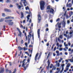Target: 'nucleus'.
I'll return each mask as SVG.
<instances>
[{
	"label": "nucleus",
	"instance_id": "1",
	"mask_svg": "<svg viewBox=\"0 0 73 73\" xmlns=\"http://www.w3.org/2000/svg\"><path fill=\"white\" fill-rule=\"evenodd\" d=\"M26 60V59H24L23 61V64L22 65V66L23 67V68H24L25 69H27V67H28V66L29 65V61H30V60H29V59H28L27 60V62H26V67L25 66V64H24V63H25V61Z\"/></svg>",
	"mask_w": 73,
	"mask_h": 73
},
{
	"label": "nucleus",
	"instance_id": "2",
	"mask_svg": "<svg viewBox=\"0 0 73 73\" xmlns=\"http://www.w3.org/2000/svg\"><path fill=\"white\" fill-rule=\"evenodd\" d=\"M40 8L41 10H43L44 9V8H45L44 5L45 4V3L43 1H40Z\"/></svg>",
	"mask_w": 73,
	"mask_h": 73
},
{
	"label": "nucleus",
	"instance_id": "3",
	"mask_svg": "<svg viewBox=\"0 0 73 73\" xmlns=\"http://www.w3.org/2000/svg\"><path fill=\"white\" fill-rule=\"evenodd\" d=\"M73 31L72 30H71L70 31V35H68L67 36V38L68 39H69V38H70L71 37H72L73 35Z\"/></svg>",
	"mask_w": 73,
	"mask_h": 73
},
{
	"label": "nucleus",
	"instance_id": "4",
	"mask_svg": "<svg viewBox=\"0 0 73 73\" xmlns=\"http://www.w3.org/2000/svg\"><path fill=\"white\" fill-rule=\"evenodd\" d=\"M18 48L20 50H28V48L27 47H26L25 46L24 47H21L20 46H19L18 47Z\"/></svg>",
	"mask_w": 73,
	"mask_h": 73
},
{
	"label": "nucleus",
	"instance_id": "5",
	"mask_svg": "<svg viewBox=\"0 0 73 73\" xmlns=\"http://www.w3.org/2000/svg\"><path fill=\"white\" fill-rule=\"evenodd\" d=\"M21 2H20V4L21 5H22V1H23V3L24 4V5L25 6V7H26V6H27V2L25 0H21Z\"/></svg>",
	"mask_w": 73,
	"mask_h": 73
},
{
	"label": "nucleus",
	"instance_id": "6",
	"mask_svg": "<svg viewBox=\"0 0 73 73\" xmlns=\"http://www.w3.org/2000/svg\"><path fill=\"white\" fill-rule=\"evenodd\" d=\"M29 35H28V43L29 44L30 43V42L29 41L30 40V37H31V34L30 33H29Z\"/></svg>",
	"mask_w": 73,
	"mask_h": 73
},
{
	"label": "nucleus",
	"instance_id": "7",
	"mask_svg": "<svg viewBox=\"0 0 73 73\" xmlns=\"http://www.w3.org/2000/svg\"><path fill=\"white\" fill-rule=\"evenodd\" d=\"M68 3H69L67 2L66 7H68V8H70L71 7H72V4L71 3H70L68 4Z\"/></svg>",
	"mask_w": 73,
	"mask_h": 73
},
{
	"label": "nucleus",
	"instance_id": "8",
	"mask_svg": "<svg viewBox=\"0 0 73 73\" xmlns=\"http://www.w3.org/2000/svg\"><path fill=\"white\" fill-rule=\"evenodd\" d=\"M17 29L19 31V34L18 35L19 36L21 37V31H20V29H19V28H17Z\"/></svg>",
	"mask_w": 73,
	"mask_h": 73
},
{
	"label": "nucleus",
	"instance_id": "9",
	"mask_svg": "<svg viewBox=\"0 0 73 73\" xmlns=\"http://www.w3.org/2000/svg\"><path fill=\"white\" fill-rule=\"evenodd\" d=\"M40 29H39L37 31L38 35L39 38H40Z\"/></svg>",
	"mask_w": 73,
	"mask_h": 73
},
{
	"label": "nucleus",
	"instance_id": "10",
	"mask_svg": "<svg viewBox=\"0 0 73 73\" xmlns=\"http://www.w3.org/2000/svg\"><path fill=\"white\" fill-rule=\"evenodd\" d=\"M16 5L17 6V7L19 9H20V8H21V6H20V5H19L17 3L16 4Z\"/></svg>",
	"mask_w": 73,
	"mask_h": 73
},
{
	"label": "nucleus",
	"instance_id": "11",
	"mask_svg": "<svg viewBox=\"0 0 73 73\" xmlns=\"http://www.w3.org/2000/svg\"><path fill=\"white\" fill-rule=\"evenodd\" d=\"M49 9H50V6H48L47 7V12H48L49 11Z\"/></svg>",
	"mask_w": 73,
	"mask_h": 73
},
{
	"label": "nucleus",
	"instance_id": "12",
	"mask_svg": "<svg viewBox=\"0 0 73 73\" xmlns=\"http://www.w3.org/2000/svg\"><path fill=\"white\" fill-rule=\"evenodd\" d=\"M48 66H46V68L47 69H49V65H50V62H49V60H48Z\"/></svg>",
	"mask_w": 73,
	"mask_h": 73
},
{
	"label": "nucleus",
	"instance_id": "13",
	"mask_svg": "<svg viewBox=\"0 0 73 73\" xmlns=\"http://www.w3.org/2000/svg\"><path fill=\"white\" fill-rule=\"evenodd\" d=\"M54 12V10L53 9H51L50 11V13H53V12Z\"/></svg>",
	"mask_w": 73,
	"mask_h": 73
},
{
	"label": "nucleus",
	"instance_id": "14",
	"mask_svg": "<svg viewBox=\"0 0 73 73\" xmlns=\"http://www.w3.org/2000/svg\"><path fill=\"white\" fill-rule=\"evenodd\" d=\"M41 16L40 14H38V21H40V20H41Z\"/></svg>",
	"mask_w": 73,
	"mask_h": 73
},
{
	"label": "nucleus",
	"instance_id": "15",
	"mask_svg": "<svg viewBox=\"0 0 73 73\" xmlns=\"http://www.w3.org/2000/svg\"><path fill=\"white\" fill-rule=\"evenodd\" d=\"M12 20H5V22L6 23H11V22H12Z\"/></svg>",
	"mask_w": 73,
	"mask_h": 73
},
{
	"label": "nucleus",
	"instance_id": "16",
	"mask_svg": "<svg viewBox=\"0 0 73 73\" xmlns=\"http://www.w3.org/2000/svg\"><path fill=\"white\" fill-rule=\"evenodd\" d=\"M38 53H37L36 54V55L35 58V60H37V57H38Z\"/></svg>",
	"mask_w": 73,
	"mask_h": 73
},
{
	"label": "nucleus",
	"instance_id": "17",
	"mask_svg": "<svg viewBox=\"0 0 73 73\" xmlns=\"http://www.w3.org/2000/svg\"><path fill=\"white\" fill-rule=\"evenodd\" d=\"M30 17V15H28L27 17V21H28L29 20V17Z\"/></svg>",
	"mask_w": 73,
	"mask_h": 73
},
{
	"label": "nucleus",
	"instance_id": "18",
	"mask_svg": "<svg viewBox=\"0 0 73 73\" xmlns=\"http://www.w3.org/2000/svg\"><path fill=\"white\" fill-rule=\"evenodd\" d=\"M56 53H57V56H60V54L59 53V51H56Z\"/></svg>",
	"mask_w": 73,
	"mask_h": 73
},
{
	"label": "nucleus",
	"instance_id": "19",
	"mask_svg": "<svg viewBox=\"0 0 73 73\" xmlns=\"http://www.w3.org/2000/svg\"><path fill=\"white\" fill-rule=\"evenodd\" d=\"M13 24V22H9V25H12Z\"/></svg>",
	"mask_w": 73,
	"mask_h": 73
},
{
	"label": "nucleus",
	"instance_id": "20",
	"mask_svg": "<svg viewBox=\"0 0 73 73\" xmlns=\"http://www.w3.org/2000/svg\"><path fill=\"white\" fill-rule=\"evenodd\" d=\"M56 70H58L57 72H60V70H61V67H60L59 68H57L56 69Z\"/></svg>",
	"mask_w": 73,
	"mask_h": 73
},
{
	"label": "nucleus",
	"instance_id": "21",
	"mask_svg": "<svg viewBox=\"0 0 73 73\" xmlns=\"http://www.w3.org/2000/svg\"><path fill=\"white\" fill-rule=\"evenodd\" d=\"M4 11H5L6 12H9V10L7 9H4Z\"/></svg>",
	"mask_w": 73,
	"mask_h": 73
},
{
	"label": "nucleus",
	"instance_id": "22",
	"mask_svg": "<svg viewBox=\"0 0 73 73\" xmlns=\"http://www.w3.org/2000/svg\"><path fill=\"white\" fill-rule=\"evenodd\" d=\"M56 66H58V67H59L60 66V63H56Z\"/></svg>",
	"mask_w": 73,
	"mask_h": 73
},
{
	"label": "nucleus",
	"instance_id": "23",
	"mask_svg": "<svg viewBox=\"0 0 73 73\" xmlns=\"http://www.w3.org/2000/svg\"><path fill=\"white\" fill-rule=\"evenodd\" d=\"M11 17H8L5 18V19H11Z\"/></svg>",
	"mask_w": 73,
	"mask_h": 73
},
{
	"label": "nucleus",
	"instance_id": "24",
	"mask_svg": "<svg viewBox=\"0 0 73 73\" xmlns=\"http://www.w3.org/2000/svg\"><path fill=\"white\" fill-rule=\"evenodd\" d=\"M68 60L69 61H70L71 62H73V59H68Z\"/></svg>",
	"mask_w": 73,
	"mask_h": 73
},
{
	"label": "nucleus",
	"instance_id": "25",
	"mask_svg": "<svg viewBox=\"0 0 73 73\" xmlns=\"http://www.w3.org/2000/svg\"><path fill=\"white\" fill-rule=\"evenodd\" d=\"M65 22H66V21L64 20L63 22V25H65V24H66V23H65Z\"/></svg>",
	"mask_w": 73,
	"mask_h": 73
},
{
	"label": "nucleus",
	"instance_id": "26",
	"mask_svg": "<svg viewBox=\"0 0 73 73\" xmlns=\"http://www.w3.org/2000/svg\"><path fill=\"white\" fill-rule=\"evenodd\" d=\"M25 36L26 37V40H27L28 37L27 36H26V33H25Z\"/></svg>",
	"mask_w": 73,
	"mask_h": 73
},
{
	"label": "nucleus",
	"instance_id": "27",
	"mask_svg": "<svg viewBox=\"0 0 73 73\" xmlns=\"http://www.w3.org/2000/svg\"><path fill=\"white\" fill-rule=\"evenodd\" d=\"M70 66V63H68L67 64V65L66 66V67L69 68Z\"/></svg>",
	"mask_w": 73,
	"mask_h": 73
},
{
	"label": "nucleus",
	"instance_id": "28",
	"mask_svg": "<svg viewBox=\"0 0 73 73\" xmlns=\"http://www.w3.org/2000/svg\"><path fill=\"white\" fill-rule=\"evenodd\" d=\"M52 67H53V65L52 64H51L50 68H52Z\"/></svg>",
	"mask_w": 73,
	"mask_h": 73
},
{
	"label": "nucleus",
	"instance_id": "29",
	"mask_svg": "<svg viewBox=\"0 0 73 73\" xmlns=\"http://www.w3.org/2000/svg\"><path fill=\"white\" fill-rule=\"evenodd\" d=\"M21 18H22L24 17V15H23V13L22 12L21 13Z\"/></svg>",
	"mask_w": 73,
	"mask_h": 73
},
{
	"label": "nucleus",
	"instance_id": "30",
	"mask_svg": "<svg viewBox=\"0 0 73 73\" xmlns=\"http://www.w3.org/2000/svg\"><path fill=\"white\" fill-rule=\"evenodd\" d=\"M3 20H4V19L1 18L0 19V22H2V21H3Z\"/></svg>",
	"mask_w": 73,
	"mask_h": 73
},
{
	"label": "nucleus",
	"instance_id": "31",
	"mask_svg": "<svg viewBox=\"0 0 73 73\" xmlns=\"http://www.w3.org/2000/svg\"><path fill=\"white\" fill-rule=\"evenodd\" d=\"M53 68L52 69V70H56V68L55 67V66H53Z\"/></svg>",
	"mask_w": 73,
	"mask_h": 73
},
{
	"label": "nucleus",
	"instance_id": "32",
	"mask_svg": "<svg viewBox=\"0 0 73 73\" xmlns=\"http://www.w3.org/2000/svg\"><path fill=\"white\" fill-rule=\"evenodd\" d=\"M63 49V48H60L59 49V50L60 51H62V50Z\"/></svg>",
	"mask_w": 73,
	"mask_h": 73
},
{
	"label": "nucleus",
	"instance_id": "33",
	"mask_svg": "<svg viewBox=\"0 0 73 73\" xmlns=\"http://www.w3.org/2000/svg\"><path fill=\"white\" fill-rule=\"evenodd\" d=\"M6 3H10L11 1L10 0H6Z\"/></svg>",
	"mask_w": 73,
	"mask_h": 73
},
{
	"label": "nucleus",
	"instance_id": "34",
	"mask_svg": "<svg viewBox=\"0 0 73 73\" xmlns=\"http://www.w3.org/2000/svg\"><path fill=\"white\" fill-rule=\"evenodd\" d=\"M59 38H61V39H62V35H60L59 36Z\"/></svg>",
	"mask_w": 73,
	"mask_h": 73
},
{
	"label": "nucleus",
	"instance_id": "35",
	"mask_svg": "<svg viewBox=\"0 0 73 73\" xmlns=\"http://www.w3.org/2000/svg\"><path fill=\"white\" fill-rule=\"evenodd\" d=\"M25 45L26 46V47H28V43L27 42L25 43Z\"/></svg>",
	"mask_w": 73,
	"mask_h": 73
},
{
	"label": "nucleus",
	"instance_id": "36",
	"mask_svg": "<svg viewBox=\"0 0 73 73\" xmlns=\"http://www.w3.org/2000/svg\"><path fill=\"white\" fill-rule=\"evenodd\" d=\"M58 27L59 28H61V23H60L58 25Z\"/></svg>",
	"mask_w": 73,
	"mask_h": 73
},
{
	"label": "nucleus",
	"instance_id": "37",
	"mask_svg": "<svg viewBox=\"0 0 73 73\" xmlns=\"http://www.w3.org/2000/svg\"><path fill=\"white\" fill-rule=\"evenodd\" d=\"M29 9V7L28 6L25 7V9L26 10H28Z\"/></svg>",
	"mask_w": 73,
	"mask_h": 73
},
{
	"label": "nucleus",
	"instance_id": "38",
	"mask_svg": "<svg viewBox=\"0 0 73 73\" xmlns=\"http://www.w3.org/2000/svg\"><path fill=\"white\" fill-rule=\"evenodd\" d=\"M2 16L3 17H5V13H2Z\"/></svg>",
	"mask_w": 73,
	"mask_h": 73
},
{
	"label": "nucleus",
	"instance_id": "39",
	"mask_svg": "<svg viewBox=\"0 0 73 73\" xmlns=\"http://www.w3.org/2000/svg\"><path fill=\"white\" fill-rule=\"evenodd\" d=\"M4 72V70H0V73H2Z\"/></svg>",
	"mask_w": 73,
	"mask_h": 73
},
{
	"label": "nucleus",
	"instance_id": "40",
	"mask_svg": "<svg viewBox=\"0 0 73 73\" xmlns=\"http://www.w3.org/2000/svg\"><path fill=\"white\" fill-rule=\"evenodd\" d=\"M16 72V69H15L14 70V72L12 73H15Z\"/></svg>",
	"mask_w": 73,
	"mask_h": 73
},
{
	"label": "nucleus",
	"instance_id": "41",
	"mask_svg": "<svg viewBox=\"0 0 73 73\" xmlns=\"http://www.w3.org/2000/svg\"><path fill=\"white\" fill-rule=\"evenodd\" d=\"M66 70H68L69 69V67H66Z\"/></svg>",
	"mask_w": 73,
	"mask_h": 73
},
{
	"label": "nucleus",
	"instance_id": "42",
	"mask_svg": "<svg viewBox=\"0 0 73 73\" xmlns=\"http://www.w3.org/2000/svg\"><path fill=\"white\" fill-rule=\"evenodd\" d=\"M61 66L62 67H64V66H65V64H62L61 65Z\"/></svg>",
	"mask_w": 73,
	"mask_h": 73
},
{
	"label": "nucleus",
	"instance_id": "43",
	"mask_svg": "<svg viewBox=\"0 0 73 73\" xmlns=\"http://www.w3.org/2000/svg\"><path fill=\"white\" fill-rule=\"evenodd\" d=\"M68 18H69V16H68V15H66V19H68Z\"/></svg>",
	"mask_w": 73,
	"mask_h": 73
},
{
	"label": "nucleus",
	"instance_id": "44",
	"mask_svg": "<svg viewBox=\"0 0 73 73\" xmlns=\"http://www.w3.org/2000/svg\"><path fill=\"white\" fill-rule=\"evenodd\" d=\"M8 71H9V70H8V69H6V73H7V72H8Z\"/></svg>",
	"mask_w": 73,
	"mask_h": 73
},
{
	"label": "nucleus",
	"instance_id": "45",
	"mask_svg": "<svg viewBox=\"0 0 73 73\" xmlns=\"http://www.w3.org/2000/svg\"><path fill=\"white\" fill-rule=\"evenodd\" d=\"M25 54H27L28 56H29V54L28 53V52H25Z\"/></svg>",
	"mask_w": 73,
	"mask_h": 73
},
{
	"label": "nucleus",
	"instance_id": "46",
	"mask_svg": "<svg viewBox=\"0 0 73 73\" xmlns=\"http://www.w3.org/2000/svg\"><path fill=\"white\" fill-rule=\"evenodd\" d=\"M66 10L65 11V13H64V16H65V15H66Z\"/></svg>",
	"mask_w": 73,
	"mask_h": 73
},
{
	"label": "nucleus",
	"instance_id": "47",
	"mask_svg": "<svg viewBox=\"0 0 73 73\" xmlns=\"http://www.w3.org/2000/svg\"><path fill=\"white\" fill-rule=\"evenodd\" d=\"M63 10H64V11L65 10V7H63Z\"/></svg>",
	"mask_w": 73,
	"mask_h": 73
},
{
	"label": "nucleus",
	"instance_id": "48",
	"mask_svg": "<svg viewBox=\"0 0 73 73\" xmlns=\"http://www.w3.org/2000/svg\"><path fill=\"white\" fill-rule=\"evenodd\" d=\"M33 46L32 45H30L29 46V48H31V47H32Z\"/></svg>",
	"mask_w": 73,
	"mask_h": 73
},
{
	"label": "nucleus",
	"instance_id": "49",
	"mask_svg": "<svg viewBox=\"0 0 73 73\" xmlns=\"http://www.w3.org/2000/svg\"><path fill=\"white\" fill-rule=\"evenodd\" d=\"M59 20H60V19H59V18H58V19H57L56 20V22H57V21H59Z\"/></svg>",
	"mask_w": 73,
	"mask_h": 73
},
{
	"label": "nucleus",
	"instance_id": "50",
	"mask_svg": "<svg viewBox=\"0 0 73 73\" xmlns=\"http://www.w3.org/2000/svg\"><path fill=\"white\" fill-rule=\"evenodd\" d=\"M64 54L65 55H68V53L67 52H65Z\"/></svg>",
	"mask_w": 73,
	"mask_h": 73
},
{
	"label": "nucleus",
	"instance_id": "51",
	"mask_svg": "<svg viewBox=\"0 0 73 73\" xmlns=\"http://www.w3.org/2000/svg\"><path fill=\"white\" fill-rule=\"evenodd\" d=\"M65 61L67 62H68V60H65Z\"/></svg>",
	"mask_w": 73,
	"mask_h": 73
},
{
	"label": "nucleus",
	"instance_id": "52",
	"mask_svg": "<svg viewBox=\"0 0 73 73\" xmlns=\"http://www.w3.org/2000/svg\"><path fill=\"white\" fill-rule=\"evenodd\" d=\"M49 31V29H48V28H47L46 29V31Z\"/></svg>",
	"mask_w": 73,
	"mask_h": 73
},
{
	"label": "nucleus",
	"instance_id": "53",
	"mask_svg": "<svg viewBox=\"0 0 73 73\" xmlns=\"http://www.w3.org/2000/svg\"><path fill=\"white\" fill-rule=\"evenodd\" d=\"M67 22L68 24H69L70 23V21H69V20H68Z\"/></svg>",
	"mask_w": 73,
	"mask_h": 73
},
{
	"label": "nucleus",
	"instance_id": "54",
	"mask_svg": "<svg viewBox=\"0 0 73 73\" xmlns=\"http://www.w3.org/2000/svg\"><path fill=\"white\" fill-rule=\"evenodd\" d=\"M68 44L69 46H70V42H68Z\"/></svg>",
	"mask_w": 73,
	"mask_h": 73
},
{
	"label": "nucleus",
	"instance_id": "55",
	"mask_svg": "<svg viewBox=\"0 0 73 73\" xmlns=\"http://www.w3.org/2000/svg\"><path fill=\"white\" fill-rule=\"evenodd\" d=\"M63 50L64 51H66V48H63Z\"/></svg>",
	"mask_w": 73,
	"mask_h": 73
},
{
	"label": "nucleus",
	"instance_id": "56",
	"mask_svg": "<svg viewBox=\"0 0 73 73\" xmlns=\"http://www.w3.org/2000/svg\"><path fill=\"white\" fill-rule=\"evenodd\" d=\"M64 67H62V70L63 71L64 70Z\"/></svg>",
	"mask_w": 73,
	"mask_h": 73
},
{
	"label": "nucleus",
	"instance_id": "57",
	"mask_svg": "<svg viewBox=\"0 0 73 73\" xmlns=\"http://www.w3.org/2000/svg\"><path fill=\"white\" fill-rule=\"evenodd\" d=\"M13 7V5H10V7Z\"/></svg>",
	"mask_w": 73,
	"mask_h": 73
},
{
	"label": "nucleus",
	"instance_id": "58",
	"mask_svg": "<svg viewBox=\"0 0 73 73\" xmlns=\"http://www.w3.org/2000/svg\"><path fill=\"white\" fill-rule=\"evenodd\" d=\"M52 3H54V0H52Z\"/></svg>",
	"mask_w": 73,
	"mask_h": 73
},
{
	"label": "nucleus",
	"instance_id": "59",
	"mask_svg": "<svg viewBox=\"0 0 73 73\" xmlns=\"http://www.w3.org/2000/svg\"><path fill=\"white\" fill-rule=\"evenodd\" d=\"M50 73H52V70H51L50 71Z\"/></svg>",
	"mask_w": 73,
	"mask_h": 73
},
{
	"label": "nucleus",
	"instance_id": "60",
	"mask_svg": "<svg viewBox=\"0 0 73 73\" xmlns=\"http://www.w3.org/2000/svg\"><path fill=\"white\" fill-rule=\"evenodd\" d=\"M64 46H68V44H66V45Z\"/></svg>",
	"mask_w": 73,
	"mask_h": 73
},
{
	"label": "nucleus",
	"instance_id": "61",
	"mask_svg": "<svg viewBox=\"0 0 73 73\" xmlns=\"http://www.w3.org/2000/svg\"><path fill=\"white\" fill-rule=\"evenodd\" d=\"M62 44H60V45H59V47H60V48H61V47H62Z\"/></svg>",
	"mask_w": 73,
	"mask_h": 73
},
{
	"label": "nucleus",
	"instance_id": "62",
	"mask_svg": "<svg viewBox=\"0 0 73 73\" xmlns=\"http://www.w3.org/2000/svg\"><path fill=\"white\" fill-rule=\"evenodd\" d=\"M59 44H58V43H57L56 44V46H59Z\"/></svg>",
	"mask_w": 73,
	"mask_h": 73
},
{
	"label": "nucleus",
	"instance_id": "63",
	"mask_svg": "<svg viewBox=\"0 0 73 73\" xmlns=\"http://www.w3.org/2000/svg\"><path fill=\"white\" fill-rule=\"evenodd\" d=\"M73 48V44H71V48Z\"/></svg>",
	"mask_w": 73,
	"mask_h": 73
},
{
	"label": "nucleus",
	"instance_id": "64",
	"mask_svg": "<svg viewBox=\"0 0 73 73\" xmlns=\"http://www.w3.org/2000/svg\"><path fill=\"white\" fill-rule=\"evenodd\" d=\"M70 13H71V14L72 15H73V12L72 11H71L70 12Z\"/></svg>",
	"mask_w": 73,
	"mask_h": 73
}]
</instances>
